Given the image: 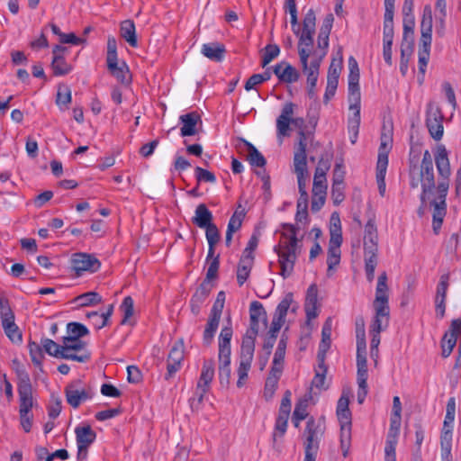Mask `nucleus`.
<instances>
[{
    "mask_svg": "<svg viewBox=\"0 0 461 461\" xmlns=\"http://www.w3.org/2000/svg\"><path fill=\"white\" fill-rule=\"evenodd\" d=\"M435 164L438 171V181H435L433 158L427 149L423 152L421 163L418 172L417 168L410 170V185L412 188L421 185L420 200H427L432 207V228L435 234L441 229L447 214V196L450 185L451 167L448 152L442 144L437 146L434 153Z\"/></svg>",
    "mask_w": 461,
    "mask_h": 461,
    "instance_id": "f257e3e1",
    "label": "nucleus"
},
{
    "mask_svg": "<svg viewBox=\"0 0 461 461\" xmlns=\"http://www.w3.org/2000/svg\"><path fill=\"white\" fill-rule=\"evenodd\" d=\"M316 16L312 9H309L303 21V29L298 41V55L303 74L306 77L307 93L310 98L316 96V86L320 75L321 55H312L313 36L315 34Z\"/></svg>",
    "mask_w": 461,
    "mask_h": 461,
    "instance_id": "f03ea898",
    "label": "nucleus"
},
{
    "mask_svg": "<svg viewBox=\"0 0 461 461\" xmlns=\"http://www.w3.org/2000/svg\"><path fill=\"white\" fill-rule=\"evenodd\" d=\"M387 280L386 273L383 272L378 276L375 287V296L373 302L375 316L370 326V333L372 335L370 348H372L373 350L378 348L380 344V332L386 329L389 324L390 307Z\"/></svg>",
    "mask_w": 461,
    "mask_h": 461,
    "instance_id": "7ed1b4c3",
    "label": "nucleus"
},
{
    "mask_svg": "<svg viewBox=\"0 0 461 461\" xmlns=\"http://www.w3.org/2000/svg\"><path fill=\"white\" fill-rule=\"evenodd\" d=\"M378 234L375 221L369 219L365 226L364 233V257L366 279L369 283L374 281L375 270L377 266Z\"/></svg>",
    "mask_w": 461,
    "mask_h": 461,
    "instance_id": "20e7f679",
    "label": "nucleus"
},
{
    "mask_svg": "<svg viewBox=\"0 0 461 461\" xmlns=\"http://www.w3.org/2000/svg\"><path fill=\"white\" fill-rule=\"evenodd\" d=\"M275 252L278 256L280 265V275L284 278L290 276L294 271V264L300 253L298 243L294 240H280L278 245L274 248Z\"/></svg>",
    "mask_w": 461,
    "mask_h": 461,
    "instance_id": "39448f33",
    "label": "nucleus"
},
{
    "mask_svg": "<svg viewBox=\"0 0 461 461\" xmlns=\"http://www.w3.org/2000/svg\"><path fill=\"white\" fill-rule=\"evenodd\" d=\"M86 343L82 339L72 337H62V344L59 345V357L84 363L90 358L86 350Z\"/></svg>",
    "mask_w": 461,
    "mask_h": 461,
    "instance_id": "423d86ee",
    "label": "nucleus"
},
{
    "mask_svg": "<svg viewBox=\"0 0 461 461\" xmlns=\"http://www.w3.org/2000/svg\"><path fill=\"white\" fill-rule=\"evenodd\" d=\"M295 106L292 102L284 104L281 113L276 119V135L278 138L290 135V124L298 128L299 131L304 130V119L303 117H293Z\"/></svg>",
    "mask_w": 461,
    "mask_h": 461,
    "instance_id": "0eeeda50",
    "label": "nucleus"
},
{
    "mask_svg": "<svg viewBox=\"0 0 461 461\" xmlns=\"http://www.w3.org/2000/svg\"><path fill=\"white\" fill-rule=\"evenodd\" d=\"M214 361L212 359H205L203 363L201 375L196 385L194 397L192 398L191 405L194 406L195 402L200 404L203 401L205 393L210 389V384L214 377Z\"/></svg>",
    "mask_w": 461,
    "mask_h": 461,
    "instance_id": "6e6552de",
    "label": "nucleus"
},
{
    "mask_svg": "<svg viewBox=\"0 0 461 461\" xmlns=\"http://www.w3.org/2000/svg\"><path fill=\"white\" fill-rule=\"evenodd\" d=\"M65 394L68 403L76 409L81 403L91 400L95 393L90 385H82V382L77 380L65 388Z\"/></svg>",
    "mask_w": 461,
    "mask_h": 461,
    "instance_id": "1a4fd4ad",
    "label": "nucleus"
},
{
    "mask_svg": "<svg viewBox=\"0 0 461 461\" xmlns=\"http://www.w3.org/2000/svg\"><path fill=\"white\" fill-rule=\"evenodd\" d=\"M323 433V422L321 420H315L312 417L310 418L306 422V427L303 432L304 450L318 451L320 447V441Z\"/></svg>",
    "mask_w": 461,
    "mask_h": 461,
    "instance_id": "9d476101",
    "label": "nucleus"
},
{
    "mask_svg": "<svg viewBox=\"0 0 461 461\" xmlns=\"http://www.w3.org/2000/svg\"><path fill=\"white\" fill-rule=\"evenodd\" d=\"M426 124L430 136L439 140L443 137L444 127H443V115L438 106L429 104L427 109V120Z\"/></svg>",
    "mask_w": 461,
    "mask_h": 461,
    "instance_id": "9b49d317",
    "label": "nucleus"
},
{
    "mask_svg": "<svg viewBox=\"0 0 461 461\" xmlns=\"http://www.w3.org/2000/svg\"><path fill=\"white\" fill-rule=\"evenodd\" d=\"M71 267L77 275L80 276L83 272H96L100 268L101 263L89 254L76 253L72 257Z\"/></svg>",
    "mask_w": 461,
    "mask_h": 461,
    "instance_id": "f8f14e48",
    "label": "nucleus"
},
{
    "mask_svg": "<svg viewBox=\"0 0 461 461\" xmlns=\"http://www.w3.org/2000/svg\"><path fill=\"white\" fill-rule=\"evenodd\" d=\"M183 360L184 342L180 339L172 346L169 351L165 379H170L178 370H180Z\"/></svg>",
    "mask_w": 461,
    "mask_h": 461,
    "instance_id": "ddd939ff",
    "label": "nucleus"
},
{
    "mask_svg": "<svg viewBox=\"0 0 461 461\" xmlns=\"http://www.w3.org/2000/svg\"><path fill=\"white\" fill-rule=\"evenodd\" d=\"M342 68V58L339 60L336 61L333 59L329 67L328 77H327V86L324 94V102H329V100L335 95L338 84L339 77Z\"/></svg>",
    "mask_w": 461,
    "mask_h": 461,
    "instance_id": "4468645a",
    "label": "nucleus"
},
{
    "mask_svg": "<svg viewBox=\"0 0 461 461\" xmlns=\"http://www.w3.org/2000/svg\"><path fill=\"white\" fill-rule=\"evenodd\" d=\"M458 334L461 335V319H455L452 321L449 330L445 333L441 341L443 357L450 356L456 344Z\"/></svg>",
    "mask_w": 461,
    "mask_h": 461,
    "instance_id": "2eb2a0df",
    "label": "nucleus"
},
{
    "mask_svg": "<svg viewBox=\"0 0 461 461\" xmlns=\"http://www.w3.org/2000/svg\"><path fill=\"white\" fill-rule=\"evenodd\" d=\"M250 327L247 333L258 335L259 331V321H263L267 326V312L263 304L258 301H253L249 306Z\"/></svg>",
    "mask_w": 461,
    "mask_h": 461,
    "instance_id": "dca6fc26",
    "label": "nucleus"
},
{
    "mask_svg": "<svg viewBox=\"0 0 461 461\" xmlns=\"http://www.w3.org/2000/svg\"><path fill=\"white\" fill-rule=\"evenodd\" d=\"M273 71L278 80L285 84L295 83L300 77L299 71L287 61H281L277 63L274 67Z\"/></svg>",
    "mask_w": 461,
    "mask_h": 461,
    "instance_id": "f3484780",
    "label": "nucleus"
},
{
    "mask_svg": "<svg viewBox=\"0 0 461 461\" xmlns=\"http://www.w3.org/2000/svg\"><path fill=\"white\" fill-rule=\"evenodd\" d=\"M233 335V330L231 326V320L229 316L227 319V325L223 326L219 338H218V358L230 357L231 348H230V340Z\"/></svg>",
    "mask_w": 461,
    "mask_h": 461,
    "instance_id": "a211bd4d",
    "label": "nucleus"
},
{
    "mask_svg": "<svg viewBox=\"0 0 461 461\" xmlns=\"http://www.w3.org/2000/svg\"><path fill=\"white\" fill-rule=\"evenodd\" d=\"M109 72L123 85H129L131 82V75L127 64L124 61L113 60L107 62Z\"/></svg>",
    "mask_w": 461,
    "mask_h": 461,
    "instance_id": "6ab92c4d",
    "label": "nucleus"
},
{
    "mask_svg": "<svg viewBox=\"0 0 461 461\" xmlns=\"http://www.w3.org/2000/svg\"><path fill=\"white\" fill-rule=\"evenodd\" d=\"M14 369L18 377V393L19 395L32 393L30 375L24 366L18 360H13Z\"/></svg>",
    "mask_w": 461,
    "mask_h": 461,
    "instance_id": "aec40b11",
    "label": "nucleus"
},
{
    "mask_svg": "<svg viewBox=\"0 0 461 461\" xmlns=\"http://www.w3.org/2000/svg\"><path fill=\"white\" fill-rule=\"evenodd\" d=\"M20 398V420L21 425L25 432L32 429L30 411L32 407V393L19 395Z\"/></svg>",
    "mask_w": 461,
    "mask_h": 461,
    "instance_id": "412c9836",
    "label": "nucleus"
},
{
    "mask_svg": "<svg viewBox=\"0 0 461 461\" xmlns=\"http://www.w3.org/2000/svg\"><path fill=\"white\" fill-rule=\"evenodd\" d=\"M211 289L210 283L203 281L195 290L190 301L191 311L194 315L199 314L201 306L208 298Z\"/></svg>",
    "mask_w": 461,
    "mask_h": 461,
    "instance_id": "4be33fe9",
    "label": "nucleus"
},
{
    "mask_svg": "<svg viewBox=\"0 0 461 461\" xmlns=\"http://www.w3.org/2000/svg\"><path fill=\"white\" fill-rule=\"evenodd\" d=\"M179 121L183 124L180 129L182 137L194 136L196 134V125L201 121L199 113L196 112L188 113L179 117Z\"/></svg>",
    "mask_w": 461,
    "mask_h": 461,
    "instance_id": "5701e85b",
    "label": "nucleus"
},
{
    "mask_svg": "<svg viewBox=\"0 0 461 461\" xmlns=\"http://www.w3.org/2000/svg\"><path fill=\"white\" fill-rule=\"evenodd\" d=\"M432 11L429 5L424 6L422 19L420 23V42H424L427 45L432 41Z\"/></svg>",
    "mask_w": 461,
    "mask_h": 461,
    "instance_id": "b1692460",
    "label": "nucleus"
},
{
    "mask_svg": "<svg viewBox=\"0 0 461 461\" xmlns=\"http://www.w3.org/2000/svg\"><path fill=\"white\" fill-rule=\"evenodd\" d=\"M256 338L257 335L246 332L241 342L240 362L252 364L255 352Z\"/></svg>",
    "mask_w": 461,
    "mask_h": 461,
    "instance_id": "393cba45",
    "label": "nucleus"
},
{
    "mask_svg": "<svg viewBox=\"0 0 461 461\" xmlns=\"http://www.w3.org/2000/svg\"><path fill=\"white\" fill-rule=\"evenodd\" d=\"M318 288L315 284L311 285L307 289L304 310L308 320L315 319L318 316Z\"/></svg>",
    "mask_w": 461,
    "mask_h": 461,
    "instance_id": "a878e982",
    "label": "nucleus"
},
{
    "mask_svg": "<svg viewBox=\"0 0 461 461\" xmlns=\"http://www.w3.org/2000/svg\"><path fill=\"white\" fill-rule=\"evenodd\" d=\"M298 141L294 147V166H302L307 165V155H306V146H307V136L304 130H301L298 131Z\"/></svg>",
    "mask_w": 461,
    "mask_h": 461,
    "instance_id": "bb28decb",
    "label": "nucleus"
},
{
    "mask_svg": "<svg viewBox=\"0 0 461 461\" xmlns=\"http://www.w3.org/2000/svg\"><path fill=\"white\" fill-rule=\"evenodd\" d=\"M212 219L213 216L212 212L204 203H200L194 211V216L193 217L192 221L197 227L204 229L213 224Z\"/></svg>",
    "mask_w": 461,
    "mask_h": 461,
    "instance_id": "cd10ccee",
    "label": "nucleus"
},
{
    "mask_svg": "<svg viewBox=\"0 0 461 461\" xmlns=\"http://www.w3.org/2000/svg\"><path fill=\"white\" fill-rule=\"evenodd\" d=\"M202 54L211 60L220 62L226 52L225 46L220 42L204 43L201 49Z\"/></svg>",
    "mask_w": 461,
    "mask_h": 461,
    "instance_id": "c85d7f7f",
    "label": "nucleus"
},
{
    "mask_svg": "<svg viewBox=\"0 0 461 461\" xmlns=\"http://www.w3.org/2000/svg\"><path fill=\"white\" fill-rule=\"evenodd\" d=\"M254 263V257L242 256L237 267V282L240 286L248 280Z\"/></svg>",
    "mask_w": 461,
    "mask_h": 461,
    "instance_id": "c756f323",
    "label": "nucleus"
},
{
    "mask_svg": "<svg viewBox=\"0 0 461 461\" xmlns=\"http://www.w3.org/2000/svg\"><path fill=\"white\" fill-rule=\"evenodd\" d=\"M286 346L287 338L283 335L277 344V348L276 349L272 362L271 370L283 373Z\"/></svg>",
    "mask_w": 461,
    "mask_h": 461,
    "instance_id": "7c9ffc66",
    "label": "nucleus"
},
{
    "mask_svg": "<svg viewBox=\"0 0 461 461\" xmlns=\"http://www.w3.org/2000/svg\"><path fill=\"white\" fill-rule=\"evenodd\" d=\"M349 396L343 392L337 403V416L339 423H351V411L348 408Z\"/></svg>",
    "mask_w": 461,
    "mask_h": 461,
    "instance_id": "2f4dec72",
    "label": "nucleus"
},
{
    "mask_svg": "<svg viewBox=\"0 0 461 461\" xmlns=\"http://www.w3.org/2000/svg\"><path fill=\"white\" fill-rule=\"evenodd\" d=\"M77 445L81 447H89L96 438L95 432L89 425L77 427L75 429Z\"/></svg>",
    "mask_w": 461,
    "mask_h": 461,
    "instance_id": "473e14b6",
    "label": "nucleus"
},
{
    "mask_svg": "<svg viewBox=\"0 0 461 461\" xmlns=\"http://www.w3.org/2000/svg\"><path fill=\"white\" fill-rule=\"evenodd\" d=\"M388 166V159L384 153H382L376 165V182L381 195L385 193V174Z\"/></svg>",
    "mask_w": 461,
    "mask_h": 461,
    "instance_id": "72a5a7b5",
    "label": "nucleus"
},
{
    "mask_svg": "<svg viewBox=\"0 0 461 461\" xmlns=\"http://www.w3.org/2000/svg\"><path fill=\"white\" fill-rule=\"evenodd\" d=\"M220 321L221 316L210 313L203 335V341L204 345L209 346L212 342L214 335L218 330Z\"/></svg>",
    "mask_w": 461,
    "mask_h": 461,
    "instance_id": "f704fd0d",
    "label": "nucleus"
},
{
    "mask_svg": "<svg viewBox=\"0 0 461 461\" xmlns=\"http://www.w3.org/2000/svg\"><path fill=\"white\" fill-rule=\"evenodd\" d=\"M330 336H331V322L330 321H327L321 330V341L319 346L318 350V360H321L325 358L326 352L330 348Z\"/></svg>",
    "mask_w": 461,
    "mask_h": 461,
    "instance_id": "c9c22d12",
    "label": "nucleus"
},
{
    "mask_svg": "<svg viewBox=\"0 0 461 461\" xmlns=\"http://www.w3.org/2000/svg\"><path fill=\"white\" fill-rule=\"evenodd\" d=\"M452 430L443 429L440 436L441 460L452 461Z\"/></svg>",
    "mask_w": 461,
    "mask_h": 461,
    "instance_id": "e433bc0d",
    "label": "nucleus"
},
{
    "mask_svg": "<svg viewBox=\"0 0 461 461\" xmlns=\"http://www.w3.org/2000/svg\"><path fill=\"white\" fill-rule=\"evenodd\" d=\"M243 221V213L235 212L230 217L225 236V244L227 247H230L232 241L233 233L239 230L241 228Z\"/></svg>",
    "mask_w": 461,
    "mask_h": 461,
    "instance_id": "4c0bfd02",
    "label": "nucleus"
},
{
    "mask_svg": "<svg viewBox=\"0 0 461 461\" xmlns=\"http://www.w3.org/2000/svg\"><path fill=\"white\" fill-rule=\"evenodd\" d=\"M121 36L131 46L138 45L135 24L131 20H125L121 23Z\"/></svg>",
    "mask_w": 461,
    "mask_h": 461,
    "instance_id": "58836bf2",
    "label": "nucleus"
},
{
    "mask_svg": "<svg viewBox=\"0 0 461 461\" xmlns=\"http://www.w3.org/2000/svg\"><path fill=\"white\" fill-rule=\"evenodd\" d=\"M244 144L247 147V159L252 167H265L267 160L264 156L257 149V148L250 142L243 140Z\"/></svg>",
    "mask_w": 461,
    "mask_h": 461,
    "instance_id": "ea45409f",
    "label": "nucleus"
},
{
    "mask_svg": "<svg viewBox=\"0 0 461 461\" xmlns=\"http://www.w3.org/2000/svg\"><path fill=\"white\" fill-rule=\"evenodd\" d=\"M415 18L414 16H403V36L402 41L407 42V49L409 51L413 47V34H414Z\"/></svg>",
    "mask_w": 461,
    "mask_h": 461,
    "instance_id": "a19ab883",
    "label": "nucleus"
},
{
    "mask_svg": "<svg viewBox=\"0 0 461 461\" xmlns=\"http://www.w3.org/2000/svg\"><path fill=\"white\" fill-rule=\"evenodd\" d=\"M357 378L364 384V377H368L367 373V360H366V347L363 349L357 348Z\"/></svg>",
    "mask_w": 461,
    "mask_h": 461,
    "instance_id": "79ce46f5",
    "label": "nucleus"
},
{
    "mask_svg": "<svg viewBox=\"0 0 461 461\" xmlns=\"http://www.w3.org/2000/svg\"><path fill=\"white\" fill-rule=\"evenodd\" d=\"M331 221H333V223L330 227V239L329 242V247L340 249V246L342 244L340 221L339 216H337L335 221L334 214H332Z\"/></svg>",
    "mask_w": 461,
    "mask_h": 461,
    "instance_id": "37998d69",
    "label": "nucleus"
},
{
    "mask_svg": "<svg viewBox=\"0 0 461 461\" xmlns=\"http://www.w3.org/2000/svg\"><path fill=\"white\" fill-rule=\"evenodd\" d=\"M102 302V296L94 291H90L77 296L74 303L79 307L93 306Z\"/></svg>",
    "mask_w": 461,
    "mask_h": 461,
    "instance_id": "c03bdc74",
    "label": "nucleus"
},
{
    "mask_svg": "<svg viewBox=\"0 0 461 461\" xmlns=\"http://www.w3.org/2000/svg\"><path fill=\"white\" fill-rule=\"evenodd\" d=\"M89 334V330L87 327L80 322H68L66 328V335L67 337H72V339H82V338L86 337Z\"/></svg>",
    "mask_w": 461,
    "mask_h": 461,
    "instance_id": "a18cd8bd",
    "label": "nucleus"
},
{
    "mask_svg": "<svg viewBox=\"0 0 461 461\" xmlns=\"http://www.w3.org/2000/svg\"><path fill=\"white\" fill-rule=\"evenodd\" d=\"M285 9L290 14L292 31L300 38L302 31L298 24L296 0H286Z\"/></svg>",
    "mask_w": 461,
    "mask_h": 461,
    "instance_id": "49530a36",
    "label": "nucleus"
},
{
    "mask_svg": "<svg viewBox=\"0 0 461 461\" xmlns=\"http://www.w3.org/2000/svg\"><path fill=\"white\" fill-rule=\"evenodd\" d=\"M282 373L277 371L270 370L269 375L265 383L264 395L267 399L272 398L274 395L278 381L281 377Z\"/></svg>",
    "mask_w": 461,
    "mask_h": 461,
    "instance_id": "de8ad7c7",
    "label": "nucleus"
},
{
    "mask_svg": "<svg viewBox=\"0 0 461 461\" xmlns=\"http://www.w3.org/2000/svg\"><path fill=\"white\" fill-rule=\"evenodd\" d=\"M319 364L317 368L315 369V375L312 381V385L317 389H325V380H326V373L327 366H325V358L321 360H318Z\"/></svg>",
    "mask_w": 461,
    "mask_h": 461,
    "instance_id": "09e8293b",
    "label": "nucleus"
},
{
    "mask_svg": "<svg viewBox=\"0 0 461 461\" xmlns=\"http://www.w3.org/2000/svg\"><path fill=\"white\" fill-rule=\"evenodd\" d=\"M219 359V379L221 384H229L230 378V357Z\"/></svg>",
    "mask_w": 461,
    "mask_h": 461,
    "instance_id": "8fccbe9b",
    "label": "nucleus"
},
{
    "mask_svg": "<svg viewBox=\"0 0 461 461\" xmlns=\"http://www.w3.org/2000/svg\"><path fill=\"white\" fill-rule=\"evenodd\" d=\"M84 42V40L77 37L75 33H64L59 32V54H65L68 50L66 47H63V44H72V45H80Z\"/></svg>",
    "mask_w": 461,
    "mask_h": 461,
    "instance_id": "3c124183",
    "label": "nucleus"
},
{
    "mask_svg": "<svg viewBox=\"0 0 461 461\" xmlns=\"http://www.w3.org/2000/svg\"><path fill=\"white\" fill-rule=\"evenodd\" d=\"M28 348L32 362L34 366L41 367L43 359V348L42 346L30 340L28 343Z\"/></svg>",
    "mask_w": 461,
    "mask_h": 461,
    "instance_id": "603ef678",
    "label": "nucleus"
},
{
    "mask_svg": "<svg viewBox=\"0 0 461 461\" xmlns=\"http://www.w3.org/2000/svg\"><path fill=\"white\" fill-rule=\"evenodd\" d=\"M431 42H429L427 45H424V42L420 41V50H419V71L422 75L426 72V68L429 59V52H430Z\"/></svg>",
    "mask_w": 461,
    "mask_h": 461,
    "instance_id": "864d4df0",
    "label": "nucleus"
},
{
    "mask_svg": "<svg viewBox=\"0 0 461 461\" xmlns=\"http://www.w3.org/2000/svg\"><path fill=\"white\" fill-rule=\"evenodd\" d=\"M394 5L384 6L383 35H393Z\"/></svg>",
    "mask_w": 461,
    "mask_h": 461,
    "instance_id": "5fc2aeb1",
    "label": "nucleus"
},
{
    "mask_svg": "<svg viewBox=\"0 0 461 461\" xmlns=\"http://www.w3.org/2000/svg\"><path fill=\"white\" fill-rule=\"evenodd\" d=\"M349 108H361V94L359 84H348Z\"/></svg>",
    "mask_w": 461,
    "mask_h": 461,
    "instance_id": "6e6d98bb",
    "label": "nucleus"
},
{
    "mask_svg": "<svg viewBox=\"0 0 461 461\" xmlns=\"http://www.w3.org/2000/svg\"><path fill=\"white\" fill-rule=\"evenodd\" d=\"M294 170L297 177L299 193L306 191V180L309 176L307 165L294 166Z\"/></svg>",
    "mask_w": 461,
    "mask_h": 461,
    "instance_id": "4d7b16f0",
    "label": "nucleus"
},
{
    "mask_svg": "<svg viewBox=\"0 0 461 461\" xmlns=\"http://www.w3.org/2000/svg\"><path fill=\"white\" fill-rule=\"evenodd\" d=\"M280 53V49L276 44H268L265 47L264 54L262 56V66L266 67L269 64L273 59L278 57Z\"/></svg>",
    "mask_w": 461,
    "mask_h": 461,
    "instance_id": "13d9d810",
    "label": "nucleus"
},
{
    "mask_svg": "<svg viewBox=\"0 0 461 461\" xmlns=\"http://www.w3.org/2000/svg\"><path fill=\"white\" fill-rule=\"evenodd\" d=\"M121 311L123 313V318L122 320V324H125L127 321L133 315L134 312V302L133 299L131 296H126L121 306Z\"/></svg>",
    "mask_w": 461,
    "mask_h": 461,
    "instance_id": "bf43d9fd",
    "label": "nucleus"
},
{
    "mask_svg": "<svg viewBox=\"0 0 461 461\" xmlns=\"http://www.w3.org/2000/svg\"><path fill=\"white\" fill-rule=\"evenodd\" d=\"M348 84L356 85L359 84V68L357 60L353 57H349L348 59Z\"/></svg>",
    "mask_w": 461,
    "mask_h": 461,
    "instance_id": "052dcab7",
    "label": "nucleus"
},
{
    "mask_svg": "<svg viewBox=\"0 0 461 461\" xmlns=\"http://www.w3.org/2000/svg\"><path fill=\"white\" fill-rule=\"evenodd\" d=\"M329 36L330 34L319 32L317 41L318 50L313 52L312 51V55H321L323 53V59L325 58L329 48Z\"/></svg>",
    "mask_w": 461,
    "mask_h": 461,
    "instance_id": "680f3d73",
    "label": "nucleus"
},
{
    "mask_svg": "<svg viewBox=\"0 0 461 461\" xmlns=\"http://www.w3.org/2000/svg\"><path fill=\"white\" fill-rule=\"evenodd\" d=\"M360 109L361 108H349L353 112L351 117L348 118V131L349 132H358L360 126Z\"/></svg>",
    "mask_w": 461,
    "mask_h": 461,
    "instance_id": "e2e57ef3",
    "label": "nucleus"
},
{
    "mask_svg": "<svg viewBox=\"0 0 461 461\" xmlns=\"http://www.w3.org/2000/svg\"><path fill=\"white\" fill-rule=\"evenodd\" d=\"M204 230L208 245L216 246L221 240V234L217 226L213 223L204 228Z\"/></svg>",
    "mask_w": 461,
    "mask_h": 461,
    "instance_id": "0e129e2a",
    "label": "nucleus"
},
{
    "mask_svg": "<svg viewBox=\"0 0 461 461\" xmlns=\"http://www.w3.org/2000/svg\"><path fill=\"white\" fill-rule=\"evenodd\" d=\"M294 301V295L292 293H288L285 295L282 301L278 303L275 313L283 317H286L287 312Z\"/></svg>",
    "mask_w": 461,
    "mask_h": 461,
    "instance_id": "69168bd1",
    "label": "nucleus"
},
{
    "mask_svg": "<svg viewBox=\"0 0 461 461\" xmlns=\"http://www.w3.org/2000/svg\"><path fill=\"white\" fill-rule=\"evenodd\" d=\"M327 192V178L326 176H314L313 177V186H312V194L316 195H326Z\"/></svg>",
    "mask_w": 461,
    "mask_h": 461,
    "instance_id": "338daca9",
    "label": "nucleus"
},
{
    "mask_svg": "<svg viewBox=\"0 0 461 461\" xmlns=\"http://www.w3.org/2000/svg\"><path fill=\"white\" fill-rule=\"evenodd\" d=\"M340 261V249L330 248L328 249L327 265L328 270L333 269L339 264Z\"/></svg>",
    "mask_w": 461,
    "mask_h": 461,
    "instance_id": "774afa93",
    "label": "nucleus"
}]
</instances>
